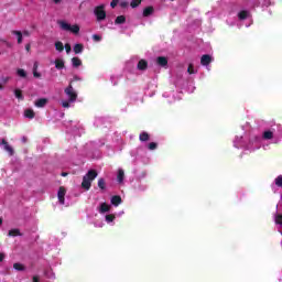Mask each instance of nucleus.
I'll use <instances>...</instances> for the list:
<instances>
[{
    "instance_id": "a19ab883",
    "label": "nucleus",
    "mask_w": 282,
    "mask_h": 282,
    "mask_svg": "<svg viewBox=\"0 0 282 282\" xmlns=\"http://www.w3.org/2000/svg\"><path fill=\"white\" fill-rule=\"evenodd\" d=\"M33 72H39V62H35L33 65Z\"/></svg>"
},
{
    "instance_id": "1a4fd4ad",
    "label": "nucleus",
    "mask_w": 282,
    "mask_h": 282,
    "mask_svg": "<svg viewBox=\"0 0 282 282\" xmlns=\"http://www.w3.org/2000/svg\"><path fill=\"white\" fill-rule=\"evenodd\" d=\"M65 195H67V189L65 187H59L57 191L58 203L63 206L65 205Z\"/></svg>"
},
{
    "instance_id": "09e8293b",
    "label": "nucleus",
    "mask_w": 282,
    "mask_h": 282,
    "mask_svg": "<svg viewBox=\"0 0 282 282\" xmlns=\"http://www.w3.org/2000/svg\"><path fill=\"white\" fill-rule=\"evenodd\" d=\"M62 176L63 177H67V173H62Z\"/></svg>"
},
{
    "instance_id": "2eb2a0df",
    "label": "nucleus",
    "mask_w": 282,
    "mask_h": 282,
    "mask_svg": "<svg viewBox=\"0 0 282 282\" xmlns=\"http://www.w3.org/2000/svg\"><path fill=\"white\" fill-rule=\"evenodd\" d=\"M274 138V131L267 130L262 133V140H272Z\"/></svg>"
},
{
    "instance_id": "c85d7f7f",
    "label": "nucleus",
    "mask_w": 282,
    "mask_h": 282,
    "mask_svg": "<svg viewBox=\"0 0 282 282\" xmlns=\"http://www.w3.org/2000/svg\"><path fill=\"white\" fill-rule=\"evenodd\" d=\"M24 117H25V118H30V119L34 118V110H32V109H26V110L24 111Z\"/></svg>"
},
{
    "instance_id": "4be33fe9",
    "label": "nucleus",
    "mask_w": 282,
    "mask_h": 282,
    "mask_svg": "<svg viewBox=\"0 0 282 282\" xmlns=\"http://www.w3.org/2000/svg\"><path fill=\"white\" fill-rule=\"evenodd\" d=\"M127 22V18L124 15H119L115 20L116 25H122V23Z\"/></svg>"
},
{
    "instance_id": "58836bf2",
    "label": "nucleus",
    "mask_w": 282,
    "mask_h": 282,
    "mask_svg": "<svg viewBox=\"0 0 282 282\" xmlns=\"http://www.w3.org/2000/svg\"><path fill=\"white\" fill-rule=\"evenodd\" d=\"M64 47H65L66 54H70L72 53V45L65 44Z\"/></svg>"
},
{
    "instance_id": "6e6552de",
    "label": "nucleus",
    "mask_w": 282,
    "mask_h": 282,
    "mask_svg": "<svg viewBox=\"0 0 282 282\" xmlns=\"http://www.w3.org/2000/svg\"><path fill=\"white\" fill-rule=\"evenodd\" d=\"M0 147H3L4 151L9 153L10 156L14 155V148H12V145H9L6 139H1Z\"/></svg>"
},
{
    "instance_id": "412c9836",
    "label": "nucleus",
    "mask_w": 282,
    "mask_h": 282,
    "mask_svg": "<svg viewBox=\"0 0 282 282\" xmlns=\"http://www.w3.org/2000/svg\"><path fill=\"white\" fill-rule=\"evenodd\" d=\"M45 105H47L46 98H41L35 101V107L43 108Z\"/></svg>"
},
{
    "instance_id": "9b49d317",
    "label": "nucleus",
    "mask_w": 282,
    "mask_h": 282,
    "mask_svg": "<svg viewBox=\"0 0 282 282\" xmlns=\"http://www.w3.org/2000/svg\"><path fill=\"white\" fill-rule=\"evenodd\" d=\"M97 210L98 213H100V215H105V213H109L111 210V205L107 203H101Z\"/></svg>"
},
{
    "instance_id": "dca6fc26",
    "label": "nucleus",
    "mask_w": 282,
    "mask_h": 282,
    "mask_svg": "<svg viewBox=\"0 0 282 282\" xmlns=\"http://www.w3.org/2000/svg\"><path fill=\"white\" fill-rule=\"evenodd\" d=\"M56 69H64L65 68V61L63 58H57L54 62Z\"/></svg>"
},
{
    "instance_id": "4468645a",
    "label": "nucleus",
    "mask_w": 282,
    "mask_h": 282,
    "mask_svg": "<svg viewBox=\"0 0 282 282\" xmlns=\"http://www.w3.org/2000/svg\"><path fill=\"white\" fill-rule=\"evenodd\" d=\"M148 67H149V63H147L145 59L139 61L137 65V69H139L140 72H144V69H147Z\"/></svg>"
},
{
    "instance_id": "3c124183",
    "label": "nucleus",
    "mask_w": 282,
    "mask_h": 282,
    "mask_svg": "<svg viewBox=\"0 0 282 282\" xmlns=\"http://www.w3.org/2000/svg\"><path fill=\"white\" fill-rule=\"evenodd\" d=\"M121 215H124V212H120V213H119V216H121Z\"/></svg>"
},
{
    "instance_id": "cd10ccee",
    "label": "nucleus",
    "mask_w": 282,
    "mask_h": 282,
    "mask_svg": "<svg viewBox=\"0 0 282 282\" xmlns=\"http://www.w3.org/2000/svg\"><path fill=\"white\" fill-rule=\"evenodd\" d=\"M17 74H18V76H20V78H26L28 77V73L23 68H19L17 70Z\"/></svg>"
},
{
    "instance_id": "6ab92c4d",
    "label": "nucleus",
    "mask_w": 282,
    "mask_h": 282,
    "mask_svg": "<svg viewBox=\"0 0 282 282\" xmlns=\"http://www.w3.org/2000/svg\"><path fill=\"white\" fill-rule=\"evenodd\" d=\"M13 36H17L19 45L23 43V33L21 31H12Z\"/></svg>"
},
{
    "instance_id": "e433bc0d",
    "label": "nucleus",
    "mask_w": 282,
    "mask_h": 282,
    "mask_svg": "<svg viewBox=\"0 0 282 282\" xmlns=\"http://www.w3.org/2000/svg\"><path fill=\"white\" fill-rule=\"evenodd\" d=\"M93 41H95V43H100V41H102V36L98 35V34H94Z\"/></svg>"
},
{
    "instance_id": "f704fd0d",
    "label": "nucleus",
    "mask_w": 282,
    "mask_h": 282,
    "mask_svg": "<svg viewBox=\"0 0 282 282\" xmlns=\"http://www.w3.org/2000/svg\"><path fill=\"white\" fill-rule=\"evenodd\" d=\"M140 3H142V0H132L130 6H131V8H138V6H140Z\"/></svg>"
},
{
    "instance_id": "473e14b6",
    "label": "nucleus",
    "mask_w": 282,
    "mask_h": 282,
    "mask_svg": "<svg viewBox=\"0 0 282 282\" xmlns=\"http://www.w3.org/2000/svg\"><path fill=\"white\" fill-rule=\"evenodd\" d=\"M19 235H21L19 229H12L9 231V237H19Z\"/></svg>"
},
{
    "instance_id": "7ed1b4c3",
    "label": "nucleus",
    "mask_w": 282,
    "mask_h": 282,
    "mask_svg": "<svg viewBox=\"0 0 282 282\" xmlns=\"http://www.w3.org/2000/svg\"><path fill=\"white\" fill-rule=\"evenodd\" d=\"M58 25L64 32H72V34H78L80 32V26L78 24H69L66 21H59Z\"/></svg>"
},
{
    "instance_id": "7c9ffc66",
    "label": "nucleus",
    "mask_w": 282,
    "mask_h": 282,
    "mask_svg": "<svg viewBox=\"0 0 282 282\" xmlns=\"http://www.w3.org/2000/svg\"><path fill=\"white\" fill-rule=\"evenodd\" d=\"M14 270H17L18 272H23V270H25V267L22 263H14L13 264Z\"/></svg>"
},
{
    "instance_id": "8fccbe9b",
    "label": "nucleus",
    "mask_w": 282,
    "mask_h": 282,
    "mask_svg": "<svg viewBox=\"0 0 282 282\" xmlns=\"http://www.w3.org/2000/svg\"><path fill=\"white\" fill-rule=\"evenodd\" d=\"M33 282H39V279H36V278H33Z\"/></svg>"
},
{
    "instance_id": "423d86ee",
    "label": "nucleus",
    "mask_w": 282,
    "mask_h": 282,
    "mask_svg": "<svg viewBox=\"0 0 282 282\" xmlns=\"http://www.w3.org/2000/svg\"><path fill=\"white\" fill-rule=\"evenodd\" d=\"M235 149H247L248 150V141H246V137L243 134H237L234 139Z\"/></svg>"
},
{
    "instance_id": "864d4df0",
    "label": "nucleus",
    "mask_w": 282,
    "mask_h": 282,
    "mask_svg": "<svg viewBox=\"0 0 282 282\" xmlns=\"http://www.w3.org/2000/svg\"><path fill=\"white\" fill-rule=\"evenodd\" d=\"M0 89H3V86H1V84H0Z\"/></svg>"
},
{
    "instance_id": "a211bd4d",
    "label": "nucleus",
    "mask_w": 282,
    "mask_h": 282,
    "mask_svg": "<svg viewBox=\"0 0 282 282\" xmlns=\"http://www.w3.org/2000/svg\"><path fill=\"white\" fill-rule=\"evenodd\" d=\"M275 186H279L280 188L282 187V175H279L278 177H275L273 184L271 185L273 191Z\"/></svg>"
},
{
    "instance_id": "603ef678",
    "label": "nucleus",
    "mask_w": 282,
    "mask_h": 282,
    "mask_svg": "<svg viewBox=\"0 0 282 282\" xmlns=\"http://www.w3.org/2000/svg\"><path fill=\"white\" fill-rule=\"evenodd\" d=\"M1 224H3V220L0 218V226H1Z\"/></svg>"
},
{
    "instance_id": "c756f323",
    "label": "nucleus",
    "mask_w": 282,
    "mask_h": 282,
    "mask_svg": "<svg viewBox=\"0 0 282 282\" xmlns=\"http://www.w3.org/2000/svg\"><path fill=\"white\" fill-rule=\"evenodd\" d=\"M274 220H275V224L282 228V215H275ZM280 232L282 235V230H280Z\"/></svg>"
},
{
    "instance_id": "aec40b11",
    "label": "nucleus",
    "mask_w": 282,
    "mask_h": 282,
    "mask_svg": "<svg viewBox=\"0 0 282 282\" xmlns=\"http://www.w3.org/2000/svg\"><path fill=\"white\" fill-rule=\"evenodd\" d=\"M83 50H85L83 44H75L73 47L75 54H83Z\"/></svg>"
},
{
    "instance_id": "c03bdc74",
    "label": "nucleus",
    "mask_w": 282,
    "mask_h": 282,
    "mask_svg": "<svg viewBox=\"0 0 282 282\" xmlns=\"http://www.w3.org/2000/svg\"><path fill=\"white\" fill-rule=\"evenodd\" d=\"M95 226H96V228H102V226H105V224H102V223L99 224V225H96V224H95Z\"/></svg>"
},
{
    "instance_id": "a878e982",
    "label": "nucleus",
    "mask_w": 282,
    "mask_h": 282,
    "mask_svg": "<svg viewBox=\"0 0 282 282\" xmlns=\"http://www.w3.org/2000/svg\"><path fill=\"white\" fill-rule=\"evenodd\" d=\"M55 50L57 52H63V50H65V45H63V42H61V41L55 42Z\"/></svg>"
},
{
    "instance_id": "9d476101",
    "label": "nucleus",
    "mask_w": 282,
    "mask_h": 282,
    "mask_svg": "<svg viewBox=\"0 0 282 282\" xmlns=\"http://www.w3.org/2000/svg\"><path fill=\"white\" fill-rule=\"evenodd\" d=\"M213 63V56L205 54L200 57V64L204 67H208Z\"/></svg>"
},
{
    "instance_id": "39448f33",
    "label": "nucleus",
    "mask_w": 282,
    "mask_h": 282,
    "mask_svg": "<svg viewBox=\"0 0 282 282\" xmlns=\"http://www.w3.org/2000/svg\"><path fill=\"white\" fill-rule=\"evenodd\" d=\"M105 8H106L105 4H99L94 8V14L98 22L105 21V19H107V11L105 10Z\"/></svg>"
},
{
    "instance_id": "a18cd8bd",
    "label": "nucleus",
    "mask_w": 282,
    "mask_h": 282,
    "mask_svg": "<svg viewBox=\"0 0 282 282\" xmlns=\"http://www.w3.org/2000/svg\"><path fill=\"white\" fill-rule=\"evenodd\" d=\"M30 47H31L30 44H26V45H25L26 52H30Z\"/></svg>"
},
{
    "instance_id": "ea45409f",
    "label": "nucleus",
    "mask_w": 282,
    "mask_h": 282,
    "mask_svg": "<svg viewBox=\"0 0 282 282\" xmlns=\"http://www.w3.org/2000/svg\"><path fill=\"white\" fill-rule=\"evenodd\" d=\"M118 3H120V0H112L110 2V8H116V6H118Z\"/></svg>"
},
{
    "instance_id": "5701e85b",
    "label": "nucleus",
    "mask_w": 282,
    "mask_h": 282,
    "mask_svg": "<svg viewBox=\"0 0 282 282\" xmlns=\"http://www.w3.org/2000/svg\"><path fill=\"white\" fill-rule=\"evenodd\" d=\"M153 12H154L153 7H147L145 9H143V17H151Z\"/></svg>"
},
{
    "instance_id": "f257e3e1",
    "label": "nucleus",
    "mask_w": 282,
    "mask_h": 282,
    "mask_svg": "<svg viewBox=\"0 0 282 282\" xmlns=\"http://www.w3.org/2000/svg\"><path fill=\"white\" fill-rule=\"evenodd\" d=\"M64 94L66 96V99H62L61 105L64 109H69L74 102H76L78 98V93H76V89H74V86L72 84L64 89Z\"/></svg>"
},
{
    "instance_id": "0eeeda50",
    "label": "nucleus",
    "mask_w": 282,
    "mask_h": 282,
    "mask_svg": "<svg viewBox=\"0 0 282 282\" xmlns=\"http://www.w3.org/2000/svg\"><path fill=\"white\" fill-rule=\"evenodd\" d=\"M238 19L239 21H246L245 26L250 28L252 23V15H250V12L247 10H242L238 12Z\"/></svg>"
},
{
    "instance_id": "f3484780",
    "label": "nucleus",
    "mask_w": 282,
    "mask_h": 282,
    "mask_svg": "<svg viewBox=\"0 0 282 282\" xmlns=\"http://www.w3.org/2000/svg\"><path fill=\"white\" fill-rule=\"evenodd\" d=\"M110 202L112 206H120V204H122V198L120 196H112Z\"/></svg>"
},
{
    "instance_id": "de8ad7c7",
    "label": "nucleus",
    "mask_w": 282,
    "mask_h": 282,
    "mask_svg": "<svg viewBox=\"0 0 282 282\" xmlns=\"http://www.w3.org/2000/svg\"><path fill=\"white\" fill-rule=\"evenodd\" d=\"M56 4L61 3V0H53Z\"/></svg>"
},
{
    "instance_id": "49530a36",
    "label": "nucleus",
    "mask_w": 282,
    "mask_h": 282,
    "mask_svg": "<svg viewBox=\"0 0 282 282\" xmlns=\"http://www.w3.org/2000/svg\"><path fill=\"white\" fill-rule=\"evenodd\" d=\"M23 34H24V36H30V32H28V31H24Z\"/></svg>"
},
{
    "instance_id": "bb28decb",
    "label": "nucleus",
    "mask_w": 282,
    "mask_h": 282,
    "mask_svg": "<svg viewBox=\"0 0 282 282\" xmlns=\"http://www.w3.org/2000/svg\"><path fill=\"white\" fill-rule=\"evenodd\" d=\"M105 219H106L107 224H113V221L116 219V215H113V214L106 215Z\"/></svg>"
},
{
    "instance_id": "b1692460",
    "label": "nucleus",
    "mask_w": 282,
    "mask_h": 282,
    "mask_svg": "<svg viewBox=\"0 0 282 282\" xmlns=\"http://www.w3.org/2000/svg\"><path fill=\"white\" fill-rule=\"evenodd\" d=\"M72 65H73V67H80V65H83V61H80V58H78V57H73Z\"/></svg>"
},
{
    "instance_id": "f03ea898",
    "label": "nucleus",
    "mask_w": 282,
    "mask_h": 282,
    "mask_svg": "<svg viewBox=\"0 0 282 282\" xmlns=\"http://www.w3.org/2000/svg\"><path fill=\"white\" fill-rule=\"evenodd\" d=\"M98 177V172L89 170L88 173L83 177L82 188L89 191L91 188V182Z\"/></svg>"
},
{
    "instance_id": "37998d69",
    "label": "nucleus",
    "mask_w": 282,
    "mask_h": 282,
    "mask_svg": "<svg viewBox=\"0 0 282 282\" xmlns=\"http://www.w3.org/2000/svg\"><path fill=\"white\" fill-rule=\"evenodd\" d=\"M3 259H6V254L0 253V262L3 261Z\"/></svg>"
},
{
    "instance_id": "72a5a7b5",
    "label": "nucleus",
    "mask_w": 282,
    "mask_h": 282,
    "mask_svg": "<svg viewBox=\"0 0 282 282\" xmlns=\"http://www.w3.org/2000/svg\"><path fill=\"white\" fill-rule=\"evenodd\" d=\"M148 149H149L150 151H155V150L158 149V143H155V142L149 143V144H148Z\"/></svg>"
},
{
    "instance_id": "c9c22d12",
    "label": "nucleus",
    "mask_w": 282,
    "mask_h": 282,
    "mask_svg": "<svg viewBox=\"0 0 282 282\" xmlns=\"http://www.w3.org/2000/svg\"><path fill=\"white\" fill-rule=\"evenodd\" d=\"M98 186L101 188V191H105V186H106L105 178H99L98 180Z\"/></svg>"
},
{
    "instance_id": "393cba45",
    "label": "nucleus",
    "mask_w": 282,
    "mask_h": 282,
    "mask_svg": "<svg viewBox=\"0 0 282 282\" xmlns=\"http://www.w3.org/2000/svg\"><path fill=\"white\" fill-rule=\"evenodd\" d=\"M15 98H18V100H23V93L21 91V89L17 88L14 91H13Z\"/></svg>"
},
{
    "instance_id": "2f4dec72",
    "label": "nucleus",
    "mask_w": 282,
    "mask_h": 282,
    "mask_svg": "<svg viewBox=\"0 0 282 282\" xmlns=\"http://www.w3.org/2000/svg\"><path fill=\"white\" fill-rule=\"evenodd\" d=\"M139 140H140L141 142H148V140H149V133L142 132V133L140 134V137H139Z\"/></svg>"
},
{
    "instance_id": "4c0bfd02",
    "label": "nucleus",
    "mask_w": 282,
    "mask_h": 282,
    "mask_svg": "<svg viewBox=\"0 0 282 282\" xmlns=\"http://www.w3.org/2000/svg\"><path fill=\"white\" fill-rule=\"evenodd\" d=\"M187 73L189 74H197V70L195 69V67L193 66V64H189L188 68H187Z\"/></svg>"
},
{
    "instance_id": "ddd939ff",
    "label": "nucleus",
    "mask_w": 282,
    "mask_h": 282,
    "mask_svg": "<svg viewBox=\"0 0 282 282\" xmlns=\"http://www.w3.org/2000/svg\"><path fill=\"white\" fill-rule=\"evenodd\" d=\"M156 65H160L161 67H166V65H169V59L164 56L156 57Z\"/></svg>"
},
{
    "instance_id": "79ce46f5",
    "label": "nucleus",
    "mask_w": 282,
    "mask_h": 282,
    "mask_svg": "<svg viewBox=\"0 0 282 282\" xmlns=\"http://www.w3.org/2000/svg\"><path fill=\"white\" fill-rule=\"evenodd\" d=\"M34 78H41V73L39 70L33 72Z\"/></svg>"
},
{
    "instance_id": "20e7f679",
    "label": "nucleus",
    "mask_w": 282,
    "mask_h": 282,
    "mask_svg": "<svg viewBox=\"0 0 282 282\" xmlns=\"http://www.w3.org/2000/svg\"><path fill=\"white\" fill-rule=\"evenodd\" d=\"M261 149V137L251 135L247 142V151H257Z\"/></svg>"
},
{
    "instance_id": "f8f14e48",
    "label": "nucleus",
    "mask_w": 282,
    "mask_h": 282,
    "mask_svg": "<svg viewBox=\"0 0 282 282\" xmlns=\"http://www.w3.org/2000/svg\"><path fill=\"white\" fill-rule=\"evenodd\" d=\"M117 182H118V184H123L124 183V170L122 167L118 169Z\"/></svg>"
}]
</instances>
